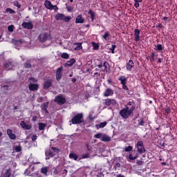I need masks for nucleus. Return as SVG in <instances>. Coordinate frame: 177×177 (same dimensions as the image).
<instances>
[{
    "label": "nucleus",
    "instance_id": "obj_1",
    "mask_svg": "<svg viewBox=\"0 0 177 177\" xmlns=\"http://www.w3.org/2000/svg\"><path fill=\"white\" fill-rule=\"evenodd\" d=\"M133 111H135V108L133 106L131 108L126 106L120 111L119 114L122 118L127 120V118H129V117H131V115H133Z\"/></svg>",
    "mask_w": 177,
    "mask_h": 177
},
{
    "label": "nucleus",
    "instance_id": "obj_2",
    "mask_svg": "<svg viewBox=\"0 0 177 177\" xmlns=\"http://www.w3.org/2000/svg\"><path fill=\"white\" fill-rule=\"evenodd\" d=\"M70 122L73 125H78V124H82L84 122V113H77L73 116V118L70 120Z\"/></svg>",
    "mask_w": 177,
    "mask_h": 177
},
{
    "label": "nucleus",
    "instance_id": "obj_3",
    "mask_svg": "<svg viewBox=\"0 0 177 177\" xmlns=\"http://www.w3.org/2000/svg\"><path fill=\"white\" fill-rule=\"evenodd\" d=\"M59 152L60 149L55 147H51L48 152H45L46 156V160H49V158L57 156V154H59Z\"/></svg>",
    "mask_w": 177,
    "mask_h": 177
},
{
    "label": "nucleus",
    "instance_id": "obj_4",
    "mask_svg": "<svg viewBox=\"0 0 177 177\" xmlns=\"http://www.w3.org/2000/svg\"><path fill=\"white\" fill-rule=\"evenodd\" d=\"M52 36H50V33L43 32L39 34L38 37V40L41 42V44H44V42H46L48 39H51Z\"/></svg>",
    "mask_w": 177,
    "mask_h": 177
},
{
    "label": "nucleus",
    "instance_id": "obj_5",
    "mask_svg": "<svg viewBox=\"0 0 177 177\" xmlns=\"http://www.w3.org/2000/svg\"><path fill=\"white\" fill-rule=\"evenodd\" d=\"M136 149L138 154H143V153H146V149L145 148V145L142 140L137 142Z\"/></svg>",
    "mask_w": 177,
    "mask_h": 177
},
{
    "label": "nucleus",
    "instance_id": "obj_6",
    "mask_svg": "<svg viewBox=\"0 0 177 177\" xmlns=\"http://www.w3.org/2000/svg\"><path fill=\"white\" fill-rule=\"evenodd\" d=\"M118 80V81H120V84L124 91H129V88H128V86H127V82H128V78H127V76L121 75Z\"/></svg>",
    "mask_w": 177,
    "mask_h": 177
},
{
    "label": "nucleus",
    "instance_id": "obj_7",
    "mask_svg": "<svg viewBox=\"0 0 177 177\" xmlns=\"http://www.w3.org/2000/svg\"><path fill=\"white\" fill-rule=\"evenodd\" d=\"M71 19H73L71 16H66L64 15V14H62V13H57L56 15H55V19L56 20H59V21H62V20H64V21H65V23H68Z\"/></svg>",
    "mask_w": 177,
    "mask_h": 177
},
{
    "label": "nucleus",
    "instance_id": "obj_8",
    "mask_svg": "<svg viewBox=\"0 0 177 177\" xmlns=\"http://www.w3.org/2000/svg\"><path fill=\"white\" fill-rule=\"evenodd\" d=\"M54 102L58 104L59 106H63V104H66L67 100L61 94L55 97Z\"/></svg>",
    "mask_w": 177,
    "mask_h": 177
},
{
    "label": "nucleus",
    "instance_id": "obj_9",
    "mask_svg": "<svg viewBox=\"0 0 177 177\" xmlns=\"http://www.w3.org/2000/svg\"><path fill=\"white\" fill-rule=\"evenodd\" d=\"M98 68H102V67H104V71L110 74L111 69H110V64L107 62V61L104 62L102 64V62L97 65Z\"/></svg>",
    "mask_w": 177,
    "mask_h": 177
},
{
    "label": "nucleus",
    "instance_id": "obj_10",
    "mask_svg": "<svg viewBox=\"0 0 177 177\" xmlns=\"http://www.w3.org/2000/svg\"><path fill=\"white\" fill-rule=\"evenodd\" d=\"M63 77V66H60L56 70V80L60 81Z\"/></svg>",
    "mask_w": 177,
    "mask_h": 177
},
{
    "label": "nucleus",
    "instance_id": "obj_11",
    "mask_svg": "<svg viewBox=\"0 0 177 177\" xmlns=\"http://www.w3.org/2000/svg\"><path fill=\"white\" fill-rule=\"evenodd\" d=\"M113 95H114V90L109 88H106L103 93L104 97H109V96H113Z\"/></svg>",
    "mask_w": 177,
    "mask_h": 177
},
{
    "label": "nucleus",
    "instance_id": "obj_12",
    "mask_svg": "<svg viewBox=\"0 0 177 177\" xmlns=\"http://www.w3.org/2000/svg\"><path fill=\"white\" fill-rule=\"evenodd\" d=\"M21 26L23 28H26L27 30H32V28H34V25L32 22L24 21L21 24Z\"/></svg>",
    "mask_w": 177,
    "mask_h": 177
},
{
    "label": "nucleus",
    "instance_id": "obj_13",
    "mask_svg": "<svg viewBox=\"0 0 177 177\" xmlns=\"http://www.w3.org/2000/svg\"><path fill=\"white\" fill-rule=\"evenodd\" d=\"M104 104H106V106H110L111 105L112 106H115L117 104V101H115V100H111V99H106L105 100V102Z\"/></svg>",
    "mask_w": 177,
    "mask_h": 177
},
{
    "label": "nucleus",
    "instance_id": "obj_14",
    "mask_svg": "<svg viewBox=\"0 0 177 177\" xmlns=\"http://www.w3.org/2000/svg\"><path fill=\"white\" fill-rule=\"evenodd\" d=\"M140 30L139 29H135L134 30V41L139 42L140 41Z\"/></svg>",
    "mask_w": 177,
    "mask_h": 177
},
{
    "label": "nucleus",
    "instance_id": "obj_15",
    "mask_svg": "<svg viewBox=\"0 0 177 177\" xmlns=\"http://www.w3.org/2000/svg\"><path fill=\"white\" fill-rule=\"evenodd\" d=\"M29 91H32V92H35V91H38V88H39V85L38 84H29Z\"/></svg>",
    "mask_w": 177,
    "mask_h": 177
},
{
    "label": "nucleus",
    "instance_id": "obj_16",
    "mask_svg": "<svg viewBox=\"0 0 177 177\" xmlns=\"http://www.w3.org/2000/svg\"><path fill=\"white\" fill-rule=\"evenodd\" d=\"M76 24H82V23H85V19L82 17V15H79L76 17L75 19Z\"/></svg>",
    "mask_w": 177,
    "mask_h": 177
},
{
    "label": "nucleus",
    "instance_id": "obj_17",
    "mask_svg": "<svg viewBox=\"0 0 177 177\" xmlns=\"http://www.w3.org/2000/svg\"><path fill=\"white\" fill-rule=\"evenodd\" d=\"M7 135L12 140H15V139H16V134L13 133V131L10 129L7 130Z\"/></svg>",
    "mask_w": 177,
    "mask_h": 177
},
{
    "label": "nucleus",
    "instance_id": "obj_18",
    "mask_svg": "<svg viewBox=\"0 0 177 177\" xmlns=\"http://www.w3.org/2000/svg\"><path fill=\"white\" fill-rule=\"evenodd\" d=\"M133 61L132 59H130L126 65V68L128 71H131V70H132V68H133Z\"/></svg>",
    "mask_w": 177,
    "mask_h": 177
},
{
    "label": "nucleus",
    "instance_id": "obj_19",
    "mask_svg": "<svg viewBox=\"0 0 177 177\" xmlns=\"http://www.w3.org/2000/svg\"><path fill=\"white\" fill-rule=\"evenodd\" d=\"M49 106V102H44L43 105L41 106V109L46 114H49V111H48V107Z\"/></svg>",
    "mask_w": 177,
    "mask_h": 177
},
{
    "label": "nucleus",
    "instance_id": "obj_20",
    "mask_svg": "<svg viewBox=\"0 0 177 177\" xmlns=\"http://www.w3.org/2000/svg\"><path fill=\"white\" fill-rule=\"evenodd\" d=\"M20 125L23 129H26L27 131L31 129V125L27 124V123L23 120L20 122Z\"/></svg>",
    "mask_w": 177,
    "mask_h": 177
},
{
    "label": "nucleus",
    "instance_id": "obj_21",
    "mask_svg": "<svg viewBox=\"0 0 177 177\" xmlns=\"http://www.w3.org/2000/svg\"><path fill=\"white\" fill-rule=\"evenodd\" d=\"M45 7L50 10H53V4L48 0H46L44 2Z\"/></svg>",
    "mask_w": 177,
    "mask_h": 177
},
{
    "label": "nucleus",
    "instance_id": "obj_22",
    "mask_svg": "<svg viewBox=\"0 0 177 177\" xmlns=\"http://www.w3.org/2000/svg\"><path fill=\"white\" fill-rule=\"evenodd\" d=\"M3 68H6L7 71H10V70H12L13 68V64H12V62H7L5 63L3 65Z\"/></svg>",
    "mask_w": 177,
    "mask_h": 177
},
{
    "label": "nucleus",
    "instance_id": "obj_23",
    "mask_svg": "<svg viewBox=\"0 0 177 177\" xmlns=\"http://www.w3.org/2000/svg\"><path fill=\"white\" fill-rule=\"evenodd\" d=\"M136 158H139V154L138 153H130L129 155V160H130V161H134Z\"/></svg>",
    "mask_w": 177,
    "mask_h": 177
},
{
    "label": "nucleus",
    "instance_id": "obj_24",
    "mask_svg": "<svg viewBox=\"0 0 177 177\" xmlns=\"http://www.w3.org/2000/svg\"><path fill=\"white\" fill-rule=\"evenodd\" d=\"M52 86V80H47L44 82L43 88L44 89H49Z\"/></svg>",
    "mask_w": 177,
    "mask_h": 177
},
{
    "label": "nucleus",
    "instance_id": "obj_25",
    "mask_svg": "<svg viewBox=\"0 0 177 177\" xmlns=\"http://www.w3.org/2000/svg\"><path fill=\"white\" fill-rule=\"evenodd\" d=\"M88 14L91 16V21L94 22L96 19V14L95 13V12H93V10H89Z\"/></svg>",
    "mask_w": 177,
    "mask_h": 177
},
{
    "label": "nucleus",
    "instance_id": "obj_26",
    "mask_svg": "<svg viewBox=\"0 0 177 177\" xmlns=\"http://www.w3.org/2000/svg\"><path fill=\"white\" fill-rule=\"evenodd\" d=\"M102 142H111V137L109 136L106 134H104L102 136V138H101Z\"/></svg>",
    "mask_w": 177,
    "mask_h": 177
},
{
    "label": "nucleus",
    "instance_id": "obj_27",
    "mask_svg": "<svg viewBox=\"0 0 177 177\" xmlns=\"http://www.w3.org/2000/svg\"><path fill=\"white\" fill-rule=\"evenodd\" d=\"M73 45H76L77 46L74 48V50H82V43H74Z\"/></svg>",
    "mask_w": 177,
    "mask_h": 177
},
{
    "label": "nucleus",
    "instance_id": "obj_28",
    "mask_svg": "<svg viewBox=\"0 0 177 177\" xmlns=\"http://www.w3.org/2000/svg\"><path fill=\"white\" fill-rule=\"evenodd\" d=\"M38 125H39V131H44L45 130V128H46V123L39 122Z\"/></svg>",
    "mask_w": 177,
    "mask_h": 177
},
{
    "label": "nucleus",
    "instance_id": "obj_29",
    "mask_svg": "<svg viewBox=\"0 0 177 177\" xmlns=\"http://www.w3.org/2000/svg\"><path fill=\"white\" fill-rule=\"evenodd\" d=\"M12 42L15 45H21V44H23V40L12 39Z\"/></svg>",
    "mask_w": 177,
    "mask_h": 177
},
{
    "label": "nucleus",
    "instance_id": "obj_30",
    "mask_svg": "<svg viewBox=\"0 0 177 177\" xmlns=\"http://www.w3.org/2000/svg\"><path fill=\"white\" fill-rule=\"evenodd\" d=\"M3 13H5V14L9 13L10 15H15L16 13V11H15L12 8H8L6 9V10L3 12Z\"/></svg>",
    "mask_w": 177,
    "mask_h": 177
},
{
    "label": "nucleus",
    "instance_id": "obj_31",
    "mask_svg": "<svg viewBox=\"0 0 177 177\" xmlns=\"http://www.w3.org/2000/svg\"><path fill=\"white\" fill-rule=\"evenodd\" d=\"M69 158H71L72 160H75V161H77L78 160V155L75 154V153H71L69 154Z\"/></svg>",
    "mask_w": 177,
    "mask_h": 177
},
{
    "label": "nucleus",
    "instance_id": "obj_32",
    "mask_svg": "<svg viewBox=\"0 0 177 177\" xmlns=\"http://www.w3.org/2000/svg\"><path fill=\"white\" fill-rule=\"evenodd\" d=\"M106 125H107V122H103L98 124H96L95 127L96 128H97V129H99L100 128H104V127H106Z\"/></svg>",
    "mask_w": 177,
    "mask_h": 177
},
{
    "label": "nucleus",
    "instance_id": "obj_33",
    "mask_svg": "<svg viewBox=\"0 0 177 177\" xmlns=\"http://www.w3.org/2000/svg\"><path fill=\"white\" fill-rule=\"evenodd\" d=\"M75 63V59L72 58L69 61L67 62L66 66L68 67H72V66Z\"/></svg>",
    "mask_w": 177,
    "mask_h": 177
},
{
    "label": "nucleus",
    "instance_id": "obj_34",
    "mask_svg": "<svg viewBox=\"0 0 177 177\" xmlns=\"http://www.w3.org/2000/svg\"><path fill=\"white\" fill-rule=\"evenodd\" d=\"M129 107V109H131V107H133L134 108V110L136 109V106H135V102L133 101H130L129 102H127V104L124 106V107Z\"/></svg>",
    "mask_w": 177,
    "mask_h": 177
},
{
    "label": "nucleus",
    "instance_id": "obj_35",
    "mask_svg": "<svg viewBox=\"0 0 177 177\" xmlns=\"http://www.w3.org/2000/svg\"><path fill=\"white\" fill-rule=\"evenodd\" d=\"M48 171H49V167H42L41 169V172L44 175H48Z\"/></svg>",
    "mask_w": 177,
    "mask_h": 177
},
{
    "label": "nucleus",
    "instance_id": "obj_36",
    "mask_svg": "<svg viewBox=\"0 0 177 177\" xmlns=\"http://www.w3.org/2000/svg\"><path fill=\"white\" fill-rule=\"evenodd\" d=\"M109 37H110V32H109V31L105 32V33L104 34V35H102V38H103V39H104L105 41H109Z\"/></svg>",
    "mask_w": 177,
    "mask_h": 177
},
{
    "label": "nucleus",
    "instance_id": "obj_37",
    "mask_svg": "<svg viewBox=\"0 0 177 177\" xmlns=\"http://www.w3.org/2000/svg\"><path fill=\"white\" fill-rule=\"evenodd\" d=\"M138 125H139V127H145V119L144 118H140L138 120Z\"/></svg>",
    "mask_w": 177,
    "mask_h": 177
},
{
    "label": "nucleus",
    "instance_id": "obj_38",
    "mask_svg": "<svg viewBox=\"0 0 177 177\" xmlns=\"http://www.w3.org/2000/svg\"><path fill=\"white\" fill-rule=\"evenodd\" d=\"M155 46H156V50H158V52H162V50H164V47H162V44H157Z\"/></svg>",
    "mask_w": 177,
    "mask_h": 177
},
{
    "label": "nucleus",
    "instance_id": "obj_39",
    "mask_svg": "<svg viewBox=\"0 0 177 177\" xmlns=\"http://www.w3.org/2000/svg\"><path fill=\"white\" fill-rule=\"evenodd\" d=\"M103 133H97V134H95V136H94V138H95V139H102L103 138Z\"/></svg>",
    "mask_w": 177,
    "mask_h": 177
},
{
    "label": "nucleus",
    "instance_id": "obj_40",
    "mask_svg": "<svg viewBox=\"0 0 177 177\" xmlns=\"http://www.w3.org/2000/svg\"><path fill=\"white\" fill-rule=\"evenodd\" d=\"M134 6L135 8H139L140 6V3L142 2V0H134Z\"/></svg>",
    "mask_w": 177,
    "mask_h": 177
},
{
    "label": "nucleus",
    "instance_id": "obj_41",
    "mask_svg": "<svg viewBox=\"0 0 177 177\" xmlns=\"http://www.w3.org/2000/svg\"><path fill=\"white\" fill-rule=\"evenodd\" d=\"M61 57L62 59H68L70 57V55H68V53H63L62 55H61Z\"/></svg>",
    "mask_w": 177,
    "mask_h": 177
},
{
    "label": "nucleus",
    "instance_id": "obj_42",
    "mask_svg": "<svg viewBox=\"0 0 177 177\" xmlns=\"http://www.w3.org/2000/svg\"><path fill=\"white\" fill-rule=\"evenodd\" d=\"M133 149V147L132 146H128L124 148V151L126 152L132 151Z\"/></svg>",
    "mask_w": 177,
    "mask_h": 177
},
{
    "label": "nucleus",
    "instance_id": "obj_43",
    "mask_svg": "<svg viewBox=\"0 0 177 177\" xmlns=\"http://www.w3.org/2000/svg\"><path fill=\"white\" fill-rule=\"evenodd\" d=\"M15 150L17 153H20V151H21V146H20V145L15 146Z\"/></svg>",
    "mask_w": 177,
    "mask_h": 177
},
{
    "label": "nucleus",
    "instance_id": "obj_44",
    "mask_svg": "<svg viewBox=\"0 0 177 177\" xmlns=\"http://www.w3.org/2000/svg\"><path fill=\"white\" fill-rule=\"evenodd\" d=\"M90 156L89 153L83 154L81 156L80 160H84L85 158H89Z\"/></svg>",
    "mask_w": 177,
    "mask_h": 177
},
{
    "label": "nucleus",
    "instance_id": "obj_45",
    "mask_svg": "<svg viewBox=\"0 0 177 177\" xmlns=\"http://www.w3.org/2000/svg\"><path fill=\"white\" fill-rule=\"evenodd\" d=\"M13 30H15V26H14V25H10V26L8 27V30L10 32H13Z\"/></svg>",
    "mask_w": 177,
    "mask_h": 177
},
{
    "label": "nucleus",
    "instance_id": "obj_46",
    "mask_svg": "<svg viewBox=\"0 0 177 177\" xmlns=\"http://www.w3.org/2000/svg\"><path fill=\"white\" fill-rule=\"evenodd\" d=\"M24 66L25 67V68H31V63L30 62H26L24 64Z\"/></svg>",
    "mask_w": 177,
    "mask_h": 177
},
{
    "label": "nucleus",
    "instance_id": "obj_47",
    "mask_svg": "<svg viewBox=\"0 0 177 177\" xmlns=\"http://www.w3.org/2000/svg\"><path fill=\"white\" fill-rule=\"evenodd\" d=\"M115 48H117V46L115 44H113L111 46V48H110V50H111V53H115L114 50H115Z\"/></svg>",
    "mask_w": 177,
    "mask_h": 177
},
{
    "label": "nucleus",
    "instance_id": "obj_48",
    "mask_svg": "<svg viewBox=\"0 0 177 177\" xmlns=\"http://www.w3.org/2000/svg\"><path fill=\"white\" fill-rule=\"evenodd\" d=\"M14 6H16L18 8V9H20L21 8V4H20L19 2H16L14 3Z\"/></svg>",
    "mask_w": 177,
    "mask_h": 177
},
{
    "label": "nucleus",
    "instance_id": "obj_49",
    "mask_svg": "<svg viewBox=\"0 0 177 177\" xmlns=\"http://www.w3.org/2000/svg\"><path fill=\"white\" fill-rule=\"evenodd\" d=\"M165 113H167V114H171V109L169 108V107H166L165 108Z\"/></svg>",
    "mask_w": 177,
    "mask_h": 177
},
{
    "label": "nucleus",
    "instance_id": "obj_50",
    "mask_svg": "<svg viewBox=\"0 0 177 177\" xmlns=\"http://www.w3.org/2000/svg\"><path fill=\"white\" fill-rule=\"evenodd\" d=\"M1 88H3L4 91H9V85H3Z\"/></svg>",
    "mask_w": 177,
    "mask_h": 177
},
{
    "label": "nucleus",
    "instance_id": "obj_51",
    "mask_svg": "<svg viewBox=\"0 0 177 177\" xmlns=\"http://www.w3.org/2000/svg\"><path fill=\"white\" fill-rule=\"evenodd\" d=\"M115 169L117 168H121V164L120 162H116L115 165L114 166Z\"/></svg>",
    "mask_w": 177,
    "mask_h": 177
},
{
    "label": "nucleus",
    "instance_id": "obj_52",
    "mask_svg": "<svg viewBox=\"0 0 177 177\" xmlns=\"http://www.w3.org/2000/svg\"><path fill=\"white\" fill-rule=\"evenodd\" d=\"M38 136H37V135H33L32 137H31V139L32 140V142H35V140H37Z\"/></svg>",
    "mask_w": 177,
    "mask_h": 177
},
{
    "label": "nucleus",
    "instance_id": "obj_53",
    "mask_svg": "<svg viewBox=\"0 0 177 177\" xmlns=\"http://www.w3.org/2000/svg\"><path fill=\"white\" fill-rule=\"evenodd\" d=\"M66 9L68 12H71L73 10V7L71 6H66Z\"/></svg>",
    "mask_w": 177,
    "mask_h": 177
},
{
    "label": "nucleus",
    "instance_id": "obj_54",
    "mask_svg": "<svg viewBox=\"0 0 177 177\" xmlns=\"http://www.w3.org/2000/svg\"><path fill=\"white\" fill-rule=\"evenodd\" d=\"M68 172V171H67V169H64V171H63V172H62L63 176H66Z\"/></svg>",
    "mask_w": 177,
    "mask_h": 177
},
{
    "label": "nucleus",
    "instance_id": "obj_55",
    "mask_svg": "<svg viewBox=\"0 0 177 177\" xmlns=\"http://www.w3.org/2000/svg\"><path fill=\"white\" fill-rule=\"evenodd\" d=\"M4 177H10V173L9 172V171H7L5 173Z\"/></svg>",
    "mask_w": 177,
    "mask_h": 177
},
{
    "label": "nucleus",
    "instance_id": "obj_56",
    "mask_svg": "<svg viewBox=\"0 0 177 177\" xmlns=\"http://www.w3.org/2000/svg\"><path fill=\"white\" fill-rule=\"evenodd\" d=\"M53 169V174H55V175H57L59 174V171L57 170V169L54 168Z\"/></svg>",
    "mask_w": 177,
    "mask_h": 177
},
{
    "label": "nucleus",
    "instance_id": "obj_57",
    "mask_svg": "<svg viewBox=\"0 0 177 177\" xmlns=\"http://www.w3.org/2000/svg\"><path fill=\"white\" fill-rule=\"evenodd\" d=\"M86 147L88 151H91V148H89V144L88 143H86Z\"/></svg>",
    "mask_w": 177,
    "mask_h": 177
},
{
    "label": "nucleus",
    "instance_id": "obj_58",
    "mask_svg": "<svg viewBox=\"0 0 177 177\" xmlns=\"http://www.w3.org/2000/svg\"><path fill=\"white\" fill-rule=\"evenodd\" d=\"M53 10H59V8L57 7V6L53 5Z\"/></svg>",
    "mask_w": 177,
    "mask_h": 177
},
{
    "label": "nucleus",
    "instance_id": "obj_59",
    "mask_svg": "<svg viewBox=\"0 0 177 177\" xmlns=\"http://www.w3.org/2000/svg\"><path fill=\"white\" fill-rule=\"evenodd\" d=\"M107 82H108V84H113V80L110 78V79H108L107 80Z\"/></svg>",
    "mask_w": 177,
    "mask_h": 177
},
{
    "label": "nucleus",
    "instance_id": "obj_60",
    "mask_svg": "<svg viewBox=\"0 0 177 177\" xmlns=\"http://www.w3.org/2000/svg\"><path fill=\"white\" fill-rule=\"evenodd\" d=\"M93 48L96 50L99 49V46H97V44H96L95 46H93Z\"/></svg>",
    "mask_w": 177,
    "mask_h": 177
},
{
    "label": "nucleus",
    "instance_id": "obj_61",
    "mask_svg": "<svg viewBox=\"0 0 177 177\" xmlns=\"http://www.w3.org/2000/svg\"><path fill=\"white\" fill-rule=\"evenodd\" d=\"M159 28H162V24H158V26Z\"/></svg>",
    "mask_w": 177,
    "mask_h": 177
},
{
    "label": "nucleus",
    "instance_id": "obj_62",
    "mask_svg": "<svg viewBox=\"0 0 177 177\" xmlns=\"http://www.w3.org/2000/svg\"><path fill=\"white\" fill-rule=\"evenodd\" d=\"M156 56V53H151V57H154Z\"/></svg>",
    "mask_w": 177,
    "mask_h": 177
},
{
    "label": "nucleus",
    "instance_id": "obj_63",
    "mask_svg": "<svg viewBox=\"0 0 177 177\" xmlns=\"http://www.w3.org/2000/svg\"><path fill=\"white\" fill-rule=\"evenodd\" d=\"M32 121H37V116H33L32 117Z\"/></svg>",
    "mask_w": 177,
    "mask_h": 177
},
{
    "label": "nucleus",
    "instance_id": "obj_64",
    "mask_svg": "<svg viewBox=\"0 0 177 177\" xmlns=\"http://www.w3.org/2000/svg\"><path fill=\"white\" fill-rule=\"evenodd\" d=\"M116 177H125L124 176L122 175V174H118L116 176Z\"/></svg>",
    "mask_w": 177,
    "mask_h": 177
}]
</instances>
